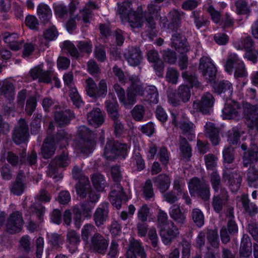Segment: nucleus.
Segmentation results:
<instances>
[{
  "label": "nucleus",
  "mask_w": 258,
  "mask_h": 258,
  "mask_svg": "<svg viewBox=\"0 0 258 258\" xmlns=\"http://www.w3.org/2000/svg\"><path fill=\"white\" fill-rule=\"evenodd\" d=\"M151 4L148 7V12H143L142 8L139 7L136 11L131 7L128 2H125L119 8V14L121 18H124L129 23L132 28H139L142 26L144 20L148 27L151 29L155 28V23L152 15L158 13Z\"/></svg>",
  "instance_id": "f257e3e1"
},
{
  "label": "nucleus",
  "mask_w": 258,
  "mask_h": 258,
  "mask_svg": "<svg viewBox=\"0 0 258 258\" xmlns=\"http://www.w3.org/2000/svg\"><path fill=\"white\" fill-rule=\"evenodd\" d=\"M127 154V146L114 140H108L104 148V156L107 160L119 158L125 159Z\"/></svg>",
  "instance_id": "f03ea898"
},
{
  "label": "nucleus",
  "mask_w": 258,
  "mask_h": 258,
  "mask_svg": "<svg viewBox=\"0 0 258 258\" xmlns=\"http://www.w3.org/2000/svg\"><path fill=\"white\" fill-rule=\"evenodd\" d=\"M94 207V205L88 201L81 202L79 205H75L73 207V220L77 228L79 229L81 227L83 221V218H91Z\"/></svg>",
  "instance_id": "7ed1b4c3"
},
{
  "label": "nucleus",
  "mask_w": 258,
  "mask_h": 258,
  "mask_svg": "<svg viewBox=\"0 0 258 258\" xmlns=\"http://www.w3.org/2000/svg\"><path fill=\"white\" fill-rule=\"evenodd\" d=\"M234 69V76L235 78H243L247 76L244 63L239 60L236 54H231L228 57L225 64V71L229 74H232Z\"/></svg>",
  "instance_id": "20e7f679"
},
{
  "label": "nucleus",
  "mask_w": 258,
  "mask_h": 258,
  "mask_svg": "<svg viewBox=\"0 0 258 258\" xmlns=\"http://www.w3.org/2000/svg\"><path fill=\"white\" fill-rule=\"evenodd\" d=\"M188 188L191 196L197 195L204 201L210 199V191L209 186L199 178L194 177L190 180Z\"/></svg>",
  "instance_id": "39448f33"
},
{
  "label": "nucleus",
  "mask_w": 258,
  "mask_h": 258,
  "mask_svg": "<svg viewBox=\"0 0 258 258\" xmlns=\"http://www.w3.org/2000/svg\"><path fill=\"white\" fill-rule=\"evenodd\" d=\"M69 164L68 153L63 151L59 156L51 160L49 165V176L52 177L56 181L62 178L61 174L54 175L57 172L58 168H64Z\"/></svg>",
  "instance_id": "423d86ee"
},
{
  "label": "nucleus",
  "mask_w": 258,
  "mask_h": 258,
  "mask_svg": "<svg viewBox=\"0 0 258 258\" xmlns=\"http://www.w3.org/2000/svg\"><path fill=\"white\" fill-rule=\"evenodd\" d=\"M108 198L112 206L116 209H120L121 205L128 200V198L119 183H114L111 186Z\"/></svg>",
  "instance_id": "0eeeda50"
},
{
  "label": "nucleus",
  "mask_w": 258,
  "mask_h": 258,
  "mask_svg": "<svg viewBox=\"0 0 258 258\" xmlns=\"http://www.w3.org/2000/svg\"><path fill=\"white\" fill-rule=\"evenodd\" d=\"M38 202L32 205L29 209V212L32 213V216H36L39 220H42L45 212V207L39 202H48L50 200L49 194L45 189H41L35 198Z\"/></svg>",
  "instance_id": "6e6552de"
},
{
  "label": "nucleus",
  "mask_w": 258,
  "mask_h": 258,
  "mask_svg": "<svg viewBox=\"0 0 258 258\" xmlns=\"http://www.w3.org/2000/svg\"><path fill=\"white\" fill-rule=\"evenodd\" d=\"M242 107L239 103L229 100L225 103L222 116L224 119L239 120L242 117Z\"/></svg>",
  "instance_id": "1a4fd4ad"
},
{
  "label": "nucleus",
  "mask_w": 258,
  "mask_h": 258,
  "mask_svg": "<svg viewBox=\"0 0 258 258\" xmlns=\"http://www.w3.org/2000/svg\"><path fill=\"white\" fill-rule=\"evenodd\" d=\"M199 71L209 81L215 82L217 74V69L210 58L203 56L200 59Z\"/></svg>",
  "instance_id": "9d476101"
},
{
  "label": "nucleus",
  "mask_w": 258,
  "mask_h": 258,
  "mask_svg": "<svg viewBox=\"0 0 258 258\" xmlns=\"http://www.w3.org/2000/svg\"><path fill=\"white\" fill-rule=\"evenodd\" d=\"M128 80L131 83V85L128 88L129 100H132L133 105L137 102V96H143L144 95L145 87L138 76H128Z\"/></svg>",
  "instance_id": "9b49d317"
},
{
  "label": "nucleus",
  "mask_w": 258,
  "mask_h": 258,
  "mask_svg": "<svg viewBox=\"0 0 258 258\" xmlns=\"http://www.w3.org/2000/svg\"><path fill=\"white\" fill-rule=\"evenodd\" d=\"M241 149L244 152L242 155V165L244 167L250 166L254 162L258 160V147L254 143L251 142L248 149L246 144H242L241 146Z\"/></svg>",
  "instance_id": "f8f14e48"
},
{
  "label": "nucleus",
  "mask_w": 258,
  "mask_h": 258,
  "mask_svg": "<svg viewBox=\"0 0 258 258\" xmlns=\"http://www.w3.org/2000/svg\"><path fill=\"white\" fill-rule=\"evenodd\" d=\"M88 243L92 251L103 255L106 253L108 247V241L99 233L93 234Z\"/></svg>",
  "instance_id": "ddd939ff"
},
{
  "label": "nucleus",
  "mask_w": 258,
  "mask_h": 258,
  "mask_svg": "<svg viewBox=\"0 0 258 258\" xmlns=\"http://www.w3.org/2000/svg\"><path fill=\"white\" fill-rule=\"evenodd\" d=\"M29 136V127L26 121L21 119L15 127L12 138L17 144H20L27 141Z\"/></svg>",
  "instance_id": "4468645a"
},
{
  "label": "nucleus",
  "mask_w": 258,
  "mask_h": 258,
  "mask_svg": "<svg viewBox=\"0 0 258 258\" xmlns=\"http://www.w3.org/2000/svg\"><path fill=\"white\" fill-rule=\"evenodd\" d=\"M243 113L248 126L251 129L255 128L258 133V105L246 103L244 106Z\"/></svg>",
  "instance_id": "2eb2a0df"
},
{
  "label": "nucleus",
  "mask_w": 258,
  "mask_h": 258,
  "mask_svg": "<svg viewBox=\"0 0 258 258\" xmlns=\"http://www.w3.org/2000/svg\"><path fill=\"white\" fill-rule=\"evenodd\" d=\"M147 254L142 243L133 238L125 253V258H147Z\"/></svg>",
  "instance_id": "dca6fc26"
},
{
  "label": "nucleus",
  "mask_w": 258,
  "mask_h": 258,
  "mask_svg": "<svg viewBox=\"0 0 258 258\" xmlns=\"http://www.w3.org/2000/svg\"><path fill=\"white\" fill-rule=\"evenodd\" d=\"M214 102L212 94L207 92L203 94L200 100L193 102V108L199 110L204 114L210 113Z\"/></svg>",
  "instance_id": "f3484780"
},
{
  "label": "nucleus",
  "mask_w": 258,
  "mask_h": 258,
  "mask_svg": "<svg viewBox=\"0 0 258 258\" xmlns=\"http://www.w3.org/2000/svg\"><path fill=\"white\" fill-rule=\"evenodd\" d=\"M238 49H245L246 51L245 57L253 63H256L258 57V50L254 49V43L250 37L241 40L237 46Z\"/></svg>",
  "instance_id": "a211bd4d"
},
{
  "label": "nucleus",
  "mask_w": 258,
  "mask_h": 258,
  "mask_svg": "<svg viewBox=\"0 0 258 258\" xmlns=\"http://www.w3.org/2000/svg\"><path fill=\"white\" fill-rule=\"evenodd\" d=\"M23 220L21 213L15 212L11 214L6 224L8 232L11 234L19 232L23 225Z\"/></svg>",
  "instance_id": "6ab92c4d"
},
{
  "label": "nucleus",
  "mask_w": 258,
  "mask_h": 258,
  "mask_svg": "<svg viewBox=\"0 0 258 258\" xmlns=\"http://www.w3.org/2000/svg\"><path fill=\"white\" fill-rule=\"evenodd\" d=\"M124 56L128 64L133 67L140 65L143 60L142 51L137 46L129 47L124 52Z\"/></svg>",
  "instance_id": "aec40b11"
},
{
  "label": "nucleus",
  "mask_w": 258,
  "mask_h": 258,
  "mask_svg": "<svg viewBox=\"0 0 258 258\" xmlns=\"http://www.w3.org/2000/svg\"><path fill=\"white\" fill-rule=\"evenodd\" d=\"M74 117V113L70 109L55 111L54 113L55 122L60 127L68 125Z\"/></svg>",
  "instance_id": "412c9836"
},
{
  "label": "nucleus",
  "mask_w": 258,
  "mask_h": 258,
  "mask_svg": "<svg viewBox=\"0 0 258 258\" xmlns=\"http://www.w3.org/2000/svg\"><path fill=\"white\" fill-rule=\"evenodd\" d=\"M223 179L228 181V184L230 187L234 189H237L241 185L242 177L236 171L232 172L230 169L226 168L223 173Z\"/></svg>",
  "instance_id": "4be33fe9"
},
{
  "label": "nucleus",
  "mask_w": 258,
  "mask_h": 258,
  "mask_svg": "<svg viewBox=\"0 0 258 258\" xmlns=\"http://www.w3.org/2000/svg\"><path fill=\"white\" fill-rule=\"evenodd\" d=\"M87 121L89 124L97 128L101 126L104 122V117L99 108H94L87 113Z\"/></svg>",
  "instance_id": "5701e85b"
},
{
  "label": "nucleus",
  "mask_w": 258,
  "mask_h": 258,
  "mask_svg": "<svg viewBox=\"0 0 258 258\" xmlns=\"http://www.w3.org/2000/svg\"><path fill=\"white\" fill-rule=\"evenodd\" d=\"M213 89L215 93L220 95L223 98H228L232 93V85L228 81H222L217 83H214Z\"/></svg>",
  "instance_id": "b1692460"
},
{
  "label": "nucleus",
  "mask_w": 258,
  "mask_h": 258,
  "mask_svg": "<svg viewBox=\"0 0 258 258\" xmlns=\"http://www.w3.org/2000/svg\"><path fill=\"white\" fill-rule=\"evenodd\" d=\"M107 203H104L102 207L97 208L93 214V220L98 227L103 225L108 218V209Z\"/></svg>",
  "instance_id": "393cba45"
},
{
  "label": "nucleus",
  "mask_w": 258,
  "mask_h": 258,
  "mask_svg": "<svg viewBox=\"0 0 258 258\" xmlns=\"http://www.w3.org/2000/svg\"><path fill=\"white\" fill-rule=\"evenodd\" d=\"M228 192L225 188H221L219 194L214 195L212 199V206L214 211L220 213L228 200Z\"/></svg>",
  "instance_id": "a878e982"
},
{
  "label": "nucleus",
  "mask_w": 258,
  "mask_h": 258,
  "mask_svg": "<svg viewBox=\"0 0 258 258\" xmlns=\"http://www.w3.org/2000/svg\"><path fill=\"white\" fill-rule=\"evenodd\" d=\"M205 135L209 139L214 146L219 144L220 141L219 130L212 122H207L205 126Z\"/></svg>",
  "instance_id": "bb28decb"
},
{
  "label": "nucleus",
  "mask_w": 258,
  "mask_h": 258,
  "mask_svg": "<svg viewBox=\"0 0 258 258\" xmlns=\"http://www.w3.org/2000/svg\"><path fill=\"white\" fill-rule=\"evenodd\" d=\"M109 96L111 97L112 100H108L105 102V107L107 114L111 119L119 118L118 104L116 97L113 94L110 93L109 94Z\"/></svg>",
  "instance_id": "cd10ccee"
},
{
  "label": "nucleus",
  "mask_w": 258,
  "mask_h": 258,
  "mask_svg": "<svg viewBox=\"0 0 258 258\" xmlns=\"http://www.w3.org/2000/svg\"><path fill=\"white\" fill-rule=\"evenodd\" d=\"M33 80L38 79L39 81L49 83L51 81L52 73L50 71H43L40 68L35 67L30 71Z\"/></svg>",
  "instance_id": "c85d7f7f"
},
{
  "label": "nucleus",
  "mask_w": 258,
  "mask_h": 258,
  "mask_svg": "<svg viewBox=\"0 0 258 258\" xmlns=\"http://www.w3.org/2000/svg\"><path fill=\"white\" fill-rule=\"evenodd\" d=\"M147 59L149 62L153 63L154 69L157 72H161L164 69V63L160 58L158 52L155 49L148 50Z\"/></svg>",
  "instance_id": "c756f323"
},
{
  "label": "nucleus",
  "mask_w": 258,
  "mask_h": 258,
  "mask_svg": "<svg viewBox=\"0 0 258 258\" xmlns=\"http://www.w3.org/2000/svg\"><path fill=\"white\" fill-rule=\"evenodd\" d=\"M113 88L120 102L126 108H131L133 105L132 100H129L128 89L125 93L124 90L117 84H115Z\"/></svg>",
  "instance_id": "7c9ffc66"
},
{
  "label": "nucleus",
  "mask_w": 258,
  "mask_h": 258,
  "mask_svg": "<svg viewBox=\"0 0 258 258\" xmlns=\"http://www.w3.org/2000/svg\"><path fill=\"white\" fill-rule=\"evenodd\" d=\"M146 101L150 103L157 104L158 102L159 93L156 87L149 85L145 87L144 95L143 96Z\"/></svg>",
  "instance_id": "2f4dec72"
},
{
  "label": "nucleus",
  "mask_w": 258,
  "mask_h": 258,
  "mask_svg": "<svg viewBox=\"0 0 258 258\" xmlns=\"http://www.w3.org/2000/svg\"><path fill=\"white\" fill-rule=\"evenodd\" d=\"M168 18L170 21L168 29L171 31L179 30L181 26V15L178 11L173 10L169 12Z\"/></svg>",
  "instance_id": "473e14b6"
},
{
  "label": "nucleus",
  "mask_w": 258,
  "mask_h": 258,
  "mask_svg": "<svg viewBox=\"0 0 258 258\" xmlns=\"http://www.w3.org/2000/svg\"><path fill=\"white\" fill-rule=\"evenodd\" d=\"M153 181L155 185L162 193L168 189L170 183L169 177L165 174H161L154 177Z\"/></svg>",
  "instance_id": "72a5a7b5"
},
{
  "label": "nucleus",
  "mask_w": 258,
  "mask_h": 258,
  "mask_svg": "<svg viewBox=\"0 0 258 258\" xmlns=\"http://www.w3.org/2000/svg\"><path fill=\"white\" fill-rule=\"evenodd\" d=\"M55 149V144L49 137H47L41 148L42 156L44 159L50 158L54 154Z\"/></svg>",
  "instance_id": "f704fd0d"
},
{
  "label": "nucleus",
  "mask_w": 258,
  "mask_h": 258,
  "mask_svg": "<svg viewBox=\"0 0 258 258\" xmlns=\"http://www.w3.org/2000/svg\"><path fill=\"white\" fill-rule=\"evenodd\" d=\"M67 242L73 246L72 248H70L69 250L72 253H74L78 249V245L81 242L80 235L74 230H69L68 231L66 235Z\"/></svg>",
  "instance_id": "c9c22d12"
},
{
  "label": "nucleus",
  "mask_w": 258,
  "mask_h": 258,
  "mask_svg": "<svg viewBox=\"0 0 258 258\" xmlns=\"http://www.w3.org/2000/svg\"><path fill=\"white\" fill-rule=\"evenodd\" d=\"M37 155L35 151L32 150L30 153H26V150L23 149L21 154L20 163L32 166L36 164Z\"/></svg>",
  "instance_id": "e433bc0d"
},
{
  "label": "nucleus",
  "mask_w": 258,
  "mask_h": 258,
  "mask_svg": "<svg viewBox=\"0 0 258 258\" xmlns=\"http://www.w3.org/2000/svg\"><path fill=\"white\" fill-rule=\"evenodd\" d=\"M246 180L250 187H258V169L255 167H250L246 171Z\"/></svg>",
  "instance_id": "4c0bfd02"
},
{
  "label": "nucleus",
  "mask_w": 258,
  "mask_h": 258,
  "mask_svg": "<svg viewBox=\"0 0 258 258\" xmlns=\"http://www.w3.org/2000/svg\"><path fill=\"white\" fill-rule=\"evenodd\" d=\"M1 161H5V159L7 160L8 163L13 167H17L19 163H20V159L19 156L13 152L12 151L4 149L1 152Z\"/></svg>",
  "instance_id": "58836bf2"
},
{
  "label": "nucleus",
  "mask_w": 258,
  "mask_h": 258,
  "mask_svg": "<svg viewBox=\"0 0 258 258\" xmlns=\"http://www.w3.org/2000/svg\"><path fill=\"white\" fill-rule=\"evenodd\" d=\"M72 136L69 134L64 130H60L57 132L56 135L52 138H49L55 144H60V147H66L68 145V142L71 140Z\"/></svg>",
  "instance_id": "ea45409f"
},
{
  "label": "nucleus",
  "mask_w": 258,
  "mask_h": 258,
  "mask_svg": "<svg viewBox=\"0 0 258 258\" xmlns=\"http://www.w3.org/2000/svg\"><path fill=\"white\" fill-rule=\"evenodd\" d=\"M91 179L94 187L98 191H103L105 187L108 186L104 176L100 173H94L92 175Z\"/></svg>",
  "instance_id": "a19ab883"
},
{
  "label": "nucleus",
  "mask_w": 258,
  "mask_h": 258,
  "mask_svg": "<svg viewBox=\"0 0 258 258\" xmlns=\"http://www.w3.org/2000/svg\"><path fill=\"white\" fill-rule=\"evenodd\" d=\"M37 13L39 19L44 23L49 22L52 16L50 9L47 5L44 4H41L38 6Z\"/></svg>",
  "instance_id": "79ce46f5"
},
{
  "label": "nucleus",
  "mask_w": 258,
  "mask_h": 258,
  "mask_svg": "<svg viewBox=\"0 0 258 258\" xmlns=\"http://www.w3.org/2000/svg\"><path fill=\"white\" fill-rule=\"evenodd\" d=\"M0 92L9 100L14 99L15 96V87L13 83L8 81L1 83Z\"/></svg>",
  "instance_id": "37998d69"
},
{
  "label": "nucleus",
  "mask_w": 258,
  "mask_h": 258,
  "mask_svg": "<svg viewBox=\"0 0 258 258\" xmlns=\"http://www.w3.org/2000/svg\"><path fill=\"white\" fill-rule=\"evenodd\" d=\"M241 203L245 212L248 214L250 216L253 217L258 213V207L255 204L250 203L247 197H242Z\"/></svg>",
  "instance_id": "c03bdc74"
},
{
  "label": "nucleus",
  "mask_w": 258,
  "mask_h": 258,
  "mask_svg": "<svg viewBox=\"0 0 258 258\" xmlns=\"http://www.w3.org/2000/svg\"><path fill=\"white\" fill-rule=\"evenodd\" d=\"M191 17L193 18L194 23L198 29L203 26L208 25L210 23L201 11H194L192 12Z\"/></svg>",
  "instance_id": "a18cd8bd"
},
{
  "label": "nucleus",
  "mask_w": 258,
  "mask_h": 258,
  "mask_svg": "<svg viewBox=\"0 0 258 258\" xmlns=\"http://www.w3.org/2000/svg\"><path fill=\"white\" fill-rule=\"evenodd\" d=\"M76 187L77 194L82 199L86 198L92 189L89 179L87 180V181L78 182L76 185Z\"/></svg>",
  "instance_id": "49530a36"
},
{
  "label": "nucleus",
  "mask_w": 258,
  "mask_h": 258,
  "mask_svg": "<svg viewBox=\"0 0 258 258\" xmlns=\"http://www.w3.org/2000/svg\"><path fill=\"white\" fill-rule=\"evenodd\" d=\"M170 215L171 218L178 224L182 225L185 221V216L181 212L179 207L176 205H173L171 208Z\"/></svg>",
  "instance_id": "de8ad7c7"
},
{
  "label": "nucleus",
  "mask_w": 258,
  "mask_h": 258,
  "mask_svg": "<svg viewBox=\"0 0 258 258\" xmlns=\"http://www.w3.org/2000/svg\"><path fill=\"white\" fill-rule=\"evenodd\" d=\"M96 227L92 224H85L81 230V236L82 240L86 243H89V238L91 237L93 234L97 233Z\"/></svg>",
  "instance_id": "09e8293b"
},
{
  "label": "nucleus",
  "mask_w": 258,
  "mask_h": 258,
  "mask_svg": "<svg viewBox=\"0 0 258 258\" xmlns=\"http://www.w3.org/2000/svg\"><path fill=\"white\" fill-rule=\"evenodd\" d=\"M178 141L182 157L188 160L191 156V147L186 139L182 136L179 137Z\"/></svg>",
  "instance_id": "8fccbe9b"
},
{
  "label": "nucleus",
  "mask_w": 258,
  "mask_h": 258,
  "mask_svg": "<svg viewBox=\"0 0 258 258\" xmlns=\"http://www.w3.org/2000/svg\"><path fill=\"white\" fill-rule=\"evenodd\" d=\"M95 143L91 140H79L78 147L80 151L84 154L92 152Z\"/></svg>",
  "instance_id": "3c124183"
},
{
  "label": "nucleus",
  "mask_w": 258,
  "mask_h": 258,
  "mask_svg": "<svg viewBox=\"0 0 258 258\" xmlns=\"http://www.w3.org/2000/svg\"><path fill=\"white\" fill-rule=\"evenodd\" d=\"M207 239L208 243L214 248L219 247L220 241L217 230L209 229L206 233Z\"/></svg>",
  "instance_id": "603ef678"
},
{
  "label": "nucleus",
  "mask_w": 258,
  "mask_h": 258,
  "mask_svg": "<svg viewBox=\"0 0 258 258\" xmlns=\"http://www.w3.org/2000/svg\"><path fill=\"white\" fill-rule=\"evenodd\" d=\"M48 242L53 248L58 250L62 248L64 240L62 235L54 233L50 236Z\"/></svg>",
  "instance_id": "864d4df0"
},
{
  "label": "nucleus",
  "mask_w": 258,
  "mask_h": 258,
  "mask_svg": "<svg viewBox=\"0 0 258 258\" xmlns=\"http://www.w3.org/2000/svg\"><path fill=\"white\" fill-rule=\"evenodd\" d=\"M145 113V107L141 104L136 105L131 111V114L133 118L138 121L143 120Z\"/></svg>",
  "instance_id": "5fc2aeb1"
},
{
  "label": "nucleus",
  "mask_w": 258,
  "mask_h": 258,
  "mask_svg": "<svg viewBox=\"0 0 258 258\" xmlns=\"http://www.w3.org/2000/svg\"><path fill=\"white\" fill-rule=\"evenodd\" d=\"M177 91L183 102L186 103L189 101L191 95L190 87L187 85H181Z\"/></svg>",
  "instance_id": "6e6d98bb"
},
{
  "label": "nucleus",
  "mask_w": 258,
  "mask_h": 258,
  "mask_svg": "<svg viewBox=\"0 0 258 258\" xmlns=\"http://www.w3.org/2000/svg\"><path fill=\"white\" fill-rule=\"evenodd\" d=\"M34 118L30 125L32 134L36 135L39 133L41 128V121L42 115L40 114H34Z\"/></svg>",
  "instance_id": "4d7b16f0"
},
{
  "label": "nucleus",
  "mask_w": 258,
  "mask_h": 258,
  "mask_svg": "<svg viewBox=\"0 0 258 258\" xmlns=\"http://www.w3.org/2000/svg\"><path fill=\"white\" fill-rule=\"evenodd\" d=\"M191 217L194 223L199 227L204 224V216L203 212L199 209H195L191 213Z\"/></svg>",
  "instance_id": "13d9d810"
},
{
  "label": "nucleus",
  "mask_w": 258,
  "mask_h": 258,
  "mask_svg": "<svg viewBox=\"0 0 258 258\" xmlns=\"http://www.w3.org/2000/svg\"><path fill=\"white\" fill-rule=\"evenodd\" d=\"M85 87L87 94L90 97L96 98L97 86L92 78L86 80Z\"/></svg>",
  "instance_id": "bf43d9fd"
},
{
  "label": "nucleus",
  "mask_w": 258,
  "mask_h": 258,
  "mask_svg": "<svg viewBox=\"0 0 258 258\" xmlns=\"http://www.w3.org/2000/svg\"><path fill=\"white\" fill-rule=\"evenodd\" d=\"M162 57L165 62L173 64L177 59L176 53L172 50L167 49L162 51Z\"/></svg>",
  "instance_id": "052dcab7"
},
{
  "label": "nucleus",
  "mask_w": 258,
  "mask_h": 258,
  "mask_svg": "<svg viewBox=\"0 0 258 258\" xmlns=\"http://www.w3.org/2000/svg\"><path fill=\"white\" fill-rule=\"evenodd\" d=\"M182 77L186 82L190 84L191 87H199V82L197 77L195 74L185 71L182 73Z\"/></svg>",
  "instance_id": "680f3d73"
},
{
  "label": "nucleus",
  "mask_w": 258,
  "mask_h": 258,
  "mask_svg": "<svg viewBox=\"0 0 258 258\" xmlns=\"http://www.w3.org/2000/svg\"><path fill=\"white\" fill-rule=\"evenodd\" d=\"M179 128L182 130L183 135L192 137V132L194 131V125L192 123L188 121L180 122L179 124Z\"/></svg>",
  "instance_id": "e2e57ef3"
},
{
  "label": "nucleus",
  "mask_w": 258,
  "mask_h": 258,
  "mask_svg": "<svg viewBox=\"0 0 258 258\" xmlns=\"http://www.w3.org/2000/svg\"><path fill=\"white\" fill-rule=\"evenodd\" d=\"M227 141L230 145H237L240 141V134L236 128H233L228 132Z\"/></svg>",
  "instance_id": "0e129e2a"
},
{
  "label": "nucleus",
  "mask_w": 258,
  "mask_h": 258,
  "mask_svg": "<svg viewBox=\"0 0 258 258\" xmlns=\"http://www.w3.org/2000/svg\"><path fill=\"white\" fill-rule=\"evenodd\" d=\"M72 176L74 179L78 180V182L87 181V180L89 179L88 177L84 174L82 168L77 165L73 168Z\"/></svg>",
  "instance_id": "69168bd1"
},
{
  "label": "nucleus",
  "mask_w": 258,
  "mask_h": 258,
  "mask_svg": "<svg viewBox=\"0 0 258 258\" xmlns=\"http://www.w3.org/2000/svg\"><path fill=\"white\" fill-rule=\"evenodd\" d=\"M234 149L231 146L224 149L223 157L224 162L228 164L231 163L234 159Z\"/></svg>",
  "instance_id": "338daca9"
},
{
  "label": "nucleus",
  "mask_w": 258,
  "mask_h": 258,
  "mask_svg": "<svg viewBox=\"0 0 258 258\" xmlns=\"http://www.w3.org/2000/svg\"><path fill=\"white\" fill-rule=\"evenodd\" d=\"M210 182L215 192H218L221 187V180L220 175L216 172H213L210 176Z\"/></svg>",
  "instance_id": "774afa93"
}]
</instances>
